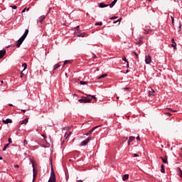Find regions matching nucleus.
Here are the masks:
<instances>
[{"instance_id": "obj_1", "label": "nucleus", "mask_w": 182, "mask_h": 182, "mask_svg": "<svg viewBox=\"0 0 182 182\" xmlns=\"http://www.w3.org/2000/svg\"><path fill=\"white\" fill-rule=\"evenodd\" d=\"M28 33H29V30L26 29L23 36L17 41L16 48H21V46L22 45V43H23V41H25V39H26V36H28Z\"/></svg>"}, {"instance_id": "obj_2", "label": "nucleus", "mask_w": 182, "mask_h": 182, "mask_svg": "<svg viewBox=\"0 0 182 182\" xmlns=\"http://www.w3.org/2000/svg\"><path fill=\"white\" fill-rule=\"evenodd\" d=\"M30 163H31L33 167V182H35L36 176H38V169L35 168V161L33 159H30Z\"/></svg>"}, {"instance_id": "obj_3", "label": "nucleus", "mask_w": 182, "mask_h": 182, "mask_svg": "<svg viewBox=\"0 0 182 182\" xmlns=\"http://www.w3.org/2000/svg\"><path fill=\"white\" fill-rule=\"evenodd\" d=\"M50 164H51V173L48 182H56V176H55L53 168H52V159H50Z\"/></svg>"}, {"instance_id": "obj_4", "label": "nucleus", "mask_w": 182, "mask_h": 182, "mask_svg": "<svg viewBox=\"0 0 182 182\" xmlns=\"http://www.w3.org/2000/svg\"><path fill=\"white\" fill-rule=\"evenodd\" d=\"M79 103H90L92 102V98L87 97H82L81 99L78 100Z\"/></svg>"}, {"instance_id": "obj_5", "label": "nucleus", "mask_w": 182, "mask_h": 182, "mask_svg": "<svg viewBox=\"0 0 182 182\" xmlns=\"http://www.w3.org/2000/svg\"><path fill=\"white\" fill-rule=\"evenodd\" d=\"M90 140H93V138L92 136H89L88 138L85 139L84 141H82L80 146V147H82V146H87V144H89V142L90 141Z\"/></svg>"}, {"instance_id": "obj_6", "label": "nucleus", "mask_w": 182, "mask_h": 182, "mask_svg": "<svg viewBox=\"0 0 182 182\" xmlns=\"http://www.w3.org/2000/svg\"><path fill=\"white\" fill-rule=\"evenodd\" d=\"M99 127H102V125H98L92 127L88 132L85 134V136H89L92 134V132H95V130H96V129H99Z\"/></svg>"}, {"instance_id": "obj_7", "label": "nucleus", "mask_w": 182, "mask_h": 182, "mask_svg": "<svg viewBox=\"0 0 182 182\" xmlns=\"http://www.w3.org/2000/svg\"><path fill=\"white\" fill-rule=\"evenodd\" d=\"M145 63H146V65H150V63H151V56L150 55L145 56Z\"/></svg>"}, {"instance_id": "obj_8", "label": "nucleus", "mask_w": 182, "mask_h": 182, "mask_svg": "<svg viewBox=\"0 0 182 182\" xmlns=\"http://www.w3.org/2000/svg\"><path fill=\"white\" fill-rule=\"evenodd\" d=\"M6 54V50L4 49L0 50V59H2V58H4V56H5Z\"/></svg>"}, {"instance_id": "obj_9", "label": "nucleus", "mask_w": 182, "mask_h": 182, "mask_svg": "<svg viewBox=\"0 0 182 182\" xmlns=\"http://www.w3.org/2000/svg\"><path fill=\"white\" fill-rule=\"evenodd\" d=\"M171 46L173 48V49H177V43H176V41H174V38H171Z\"/></svg>"}, {"instance_id": "obj_10", "label": "nucleus", "mask_w": 182, "mask_h": 182, "mask_svg": "<svg viewBox=\"0 0 182 182\" xmlns=\"http://www.w3.org/2000/svg\"><path fill=\"white\" fill-rule=\"evenodd\" d=\"M3 123H4V124H8L9 123H12V119L8 118L6 120L3 119Z\"/></svg>"}, {"instance_id": "obj_11", "label": "nucleus", "mask_w": 182, "mask_h": 182, "mask_svg": "<svg viewBox=\"0 0 182 182\" xmlns=\"http://www.w3.org/2000/svg\"><path fill=\"white\" fill-rule=\"evenodd\" d=\"M98 6L99 8H107V6H109V4H105V3H100Z\"/></svg>"}, {"instance_id": "obj_12", "label": "nucleus", "mask_w": 182, "mask_h": 182, "mask_svg": "<svg viewBox=\"0 0 182 182\" xmlns=\"http://www.w3.org/2000/svg\"><path fill=\"white\" fill-rule=\"evenodd\" d=\"M28 124V119H24L23 120L20 121L19 124Z\"/></svg>"}, {"instance_id": "obj_13", "label": "nucleus", "mask_w": 182, "mask_h": 182, "mask_svg": "<svg viewBox=\"0 0 182 182\" xmlns=\"http://www.w3.org/2000/svg\"><path fill=\"white\" fill-rule=\"evenodd\" d=\"M117 2V0H114L110 4H109V8H113L114 5H116Z\"/></svg>"}, {"instance_id": "obj_14", "label": "nucleus", "mask_w": 182, "mask_h": 182, "mask_svg": "<svg viewBox=\"0 0 182 182\" xmlns=\"http://www.w3.org/2000/svg\"><path fill=\"white\" fill-rule=\"evenodd\" d=\"M155 91L151 88V90H149V96H154Z\"/></svg>"}, {"instance_id": "obj_15", "label": "nucleus", "mask_w": 182, "mask_h": 182, "mask_svg": "<svg viewBox=\"0 0 182 182\" xmlns=\"http://www.w3.org/2000/svg\"><path fill=\"white\" fill-rule=\"evenodd\" d=\"M46 16H41L39 17L38 21L40 22V23H42L43 22V20L45 19Z\"/></svg>"}, {"instance_id": "obj_16", "label": "nucleus", "mask_w": 182, "mask_h": 182, "mask_svg": "<svg viewBox=\"0 0 182 182\" xmlns=\"http://www.w3.org/2000/svg\"><path fill=\"white\" fill-rule=\"evenodd\" d=\"M123 181H126V180H129V174H124L122 177Z\"/></svg>"}, {"instance_id": "obj_17", "label": "nucleus", "mask_w": 182, "mask_h": 182, "mask_svg": "<svg viewBox=\"0 0 182 182\" xmlns=\"http://www.w3.org/2000/svg\"><path fill=\"white\" fill-rule=\"evenodd\" d=\"M107 76V74H102L100 77H97L98 80H100V79H103V77H106Z\"/></svg>"}, {"instance_id": "obj_18", "label": "nucleus", "mask_w": 182, "mask_h": 182, "mask_svg": "<svg viewBox=\"0 0 182 182\" xmlns=\"http://www.w3.org/2000/svg\"><path fill=\"white\" fill-rule=\"evenodd\" d=\"M159 159H161L164 164H167V158H163L161 156Z\"/></svg>"}, {"instance_id": "obj_19", "label": "nucleus", "mask_w": 182, "mask_h": 182, "mask_svg": "<svg viewBox=\"0 0 182 182\" xmlns=\"http://www.w3.org/2000/svg\"><path fill=\"white\" fill-rule=\"evenodd\" d=\"M60 65H59V64H55L54 66H53V72H55V70H56V69H59V67H60Z\"/></svg>"}, {"instance_id": "obj_20", "label": "nucleus", "mask_w": 182, "mask_h": 182, "mask_svg": "<svg viewBox=\"0 0 182 182\" xmlns=\"http://www.w3.org/2000/svg\"><path fill=\"white\" fill-rule=\"evenodd\" d=\"M161 173H166V171L164 170V164H162L161 166Z\"/></svg>"}, {"instance_id": "obj_21", "label": "nucleus", "mask_w": 182, "mask_h": 182, "mask_svg": "<svg viewBox=\"0 0 182 182\" xmlns=\"http://www.w3.org/2000/svg\"><path fill=\"white\" fill-rule=\"evenodd\" d=\"M143 43V38L140 37L138 41V45H141Z\"/></svg>"}, {"instance_id": "obj_22", "label": "nucleus", "mask_w": 182, "mask_h": 182, "mask_svg": "<svg viewBox=\"0 0 182 182\" xmlns=\"http://www.w3.org/2000/svg\"><path fill=\"white\" fill-rule=\"evenodd\" d=\"M22 66L23 68V70H25L28 68V64H26V63H23Z\"/></svg>"}, {"instance_id": "obj_23", "label": "nucleus", "mask_w": 182, "mask_h": 182, "mask_svg": "<svg viewBox=\"0 0 182 182\" xmlns=\"http://www.w3.org/2000/svg\"><path fill=\"white\" fill-rule=\"evenodd\" d=\"M134 139H136L134 136H129V142L133 141V140H134Z\"/></svg>"}, {"instance_id": "obj_24", "label": "nucleus", "mask_w": 182, "mask_h": 182, "mask_svg": "<svg viewBox=\"0 0 182 182\" xmlns=\"http://www.w3.org/2000/svg\"><path fill=\"white\" fill-rule=\"evenodd\" d=\"M80 85H87V82H86V81H80Z\"/></svg>"}, {"instance_id": "obj_25", "label": "nucleus", "mask_w": 182, "mask_h": 182, "mask_svg": "<svg viewBox=\"0 0 182 182\" xmlns=\"http://www.w3.org/2000/svg\"><path fill=\"white\" fill-rule=\"evenodd\" d=\"M85 35H86V33H81L80 34L77 35L78 37H81V38H85Z\"/></svg>"}, {"instance_id": "obj_26", "label": "nucleus", "mask_w": 182, "mask_h": 182, "mask_svg": "<svg viewBox=\"0 0 182 182\" xmlns=\"http://www.w3.org/2000/svg\"><path fill=\"white\" fill-rule=\"evenodd\" d=\"M9 146V144H6L4 148H3V151H5V150H6V149Z\"/></svg>"}, {"instance_id": "obj_27", "label": "nucleus", "mask_w": 182, "mask_h": 182, "mask_svg": "<svg viewBox=\"0 0 182 182\" xmlns=\"http://www.w3.org/2000/svg\"><path fill=\"white\" fill-rule=\"evenodd\" d=\"M102 25H103L102 22H97L95 23V26H102Z\"/></svg>"}, {"instance_id": "obj_28", "label": "nucleus", "mask_w": 182, "mask_h": 182, "mask_svg": "<svg viewBox=\"0 0 182 182\" xmlns=\"http://www.w3.org/2000/svg\"><path fill=\"white\" fill-rule=\"evenodd\" d=\"M178 171H179V176L182 179V170H181V168H178Z\"/></svg>"}, {"instance_id": "obj_29", "label": "nucleus", "mask_w": 182, "mask_h": 182, "mask_svg": "<svg viewBox=\"0 0 182 182\" xmlns=\"http://www.w3.org/2000/svg\"><path fill=\"white\" fill-rule=\"evenodd\" d=\"M121 21H122V18H119L118 20L114 21L113 22V23H117L118 22H119V23H120Z\"/></svg>"}, {"instance_id": "obj_30", "label": "nucleus", "mask_w": 182, "mask_h": 182, "mask_svg": "<svg viewBox=\"0 0 182 182\" xmlns=\"http://www.w3.org/2000/svg\"><path fill=\"white\" fill-rule=\"evenodd\" d=\"M132 53H133L136 56V58H139V54H137V53H136V51H132Z\"/></svg>"}, {"instance_id": "obj_31", "label": "nucleus", "mask_w": 182, "mask_h": 182, "mask_svg": "<svg viewBox=\"0 0 182 182\" xmlns=\"http://www.w3.org/2000/svg\"><path fill=\"white\" fill-rule=\"evenodd\" d=\"M29 9H30V8H29V7H28V9L24 8V9L22 10L21 13H22V14H23V13H25V11H29Z\"/></svg>"}, {"instance_id": "obj_32", "label": "nucleus", "mask_w": 182, "mask_h": 182, "mask_svg": "<svg viewBox=\"0 0 182 182\" xmlns=\"http://www.w3.org/2000/svg\"><path fill=\"white\" fill-rule=\"evenodd\" d=\"M68 63H72V61L68 60L64 61V65H68Z\"/></svg>"}, {"instance_id": "obj_33", "label": "nucleus", "mask_w": 182, "mask_h": 182, "mask_svg": "<svg viewBox=\"0 0 182 182\" xmlns=\"http://www.w3.org/2000/svg\"><path fill=\"white\" fill-rule=\"evenodd\" d=\"M122 60H124V62H126V63H127V62H129V60H127L126 57H122Z\"/></svg>"}, {"instance_id": "obj_34", "label": "nucleus", "mask_w": 182, "mask_h": 182, "mask_svg": "<svg viewBox=\"0 0 182 182\" xmlns=\"http://www.w3.org/2000/svg\"><path fill=\"white\" fill-rule=\"evenodd\" d=\"M166 109H167V110H170V112H173V113H176V112H177L176 110H173V109H171V108H166Z\"/></svg>"}, {"instance_id": "obj_35", "label": "nucleus", "mask_w": 182, "mask_h": 182, "mask_svg": "<svg viewBox=\"0 0 182 182\" xmlns=\"http://www.w3.org/2000/svg\"><path fill=\"white\" fill-rule=\"evenodd\" d=\"M171 18L172 25L173 26H174V17L171 16Z\"/></svg>"}, {"instance_id": "obj_36", "label": "nucleus", "mask_w": 182, "mask_h": 182, "mask_svg": "<svg viewBox=\"0 0 182 182\" xmlns=\"http://www.w3.org/2000/svg\"><path fill=\"white\" fill-rule=\"evenodd\" d=\"M178 32H180L181 31V23H179V26L178 28Z\"/></svg>"}, {"instance_id": "obj_37", "label": "nucleus", "mask_w": 182, "mask_h": 182, "mask_svg": "<svg viewBox=\"0 0 182 182\" xmlns=\"http://www.w3.org/2000/svg\"><path fill=\"white\" fill-rule=\"evenodd\" d=\"M66 134H68V136H70V134H72V132H70V131H67V132H66Z\"/></svg>"}, {"instance_id": "obj_38", "label": "nucleus", "mask_w": 182, "mask_h": 182, "mask_svg": "<svg viewBox=\"0 0 182 182\" xmlns=\"http://www.w3.org/2000/svg\"><path fill=\"white\" fill-rule=\"evenodd\" d=\"M165 115H166V116H168V117H170V116H171V113H170V112H166V113H165Z\"/></svg>"}, {"instance_id": "obj_39", "label": "nucleus", "mask_w": 182, "mask_h": 182, "mask_svg": "<svg viewBox=\"0 0 182 182\" xmlns=\"http://www.w3.org/2000/svg\"><path fill=\"white\" fill-rule=\"evenodd\" d=\"M11 8H12V9H18V6H10Z\"/></svg>"}, {"instance_id": "obj_40", "label": "nucleus", "mask_w": 182, "mask_h": 182, "mask_svg": "<svg viewBox=\"0 0 182 182\" xmlns=\"http://www.w3.org/2000/svg\"><path fill=\"white\" fill-rule=\"evenodd\" d=\"M117 18H118L117 16H114L111 17L109 19H111V20L117 19Z\"/></svg>"}, {"instance_id": "obj_41", "label": "nucleus", "mask_w": 182, "mask_h": 182, "mask_svg": "<svg viewBox=\"0 0 182 182\" xmlns=\"http://www.w3.org/2000/svg\"><path fill=\"white\" fill-rule=\"evenodd\" d=\"M88 96H90V97H91L92 99H95V100H96V97L95 95H92V96L88 95Z\"/></svg>"}, {"instance_id": "obj_42", "label": "nucleus", "mask_w": 182, "mask_h": 182, "mask_svg": "<svg viewBox=\"0 0 182 182\" xmlns=\"http://www.w3.org/2000/svg\"><path fill=\"white\" fill-rule=\"evenodd\" d=\"M68 137H69V136H68V134H66V132L64 135V139L66 140V139H68Z\"/></svg>"}, {"instance_id": "obj_43", "label": "nucleus", "mask_w": 182, "mask_h": 182, "mask_svg": "<svg viewBox=\"0 0 182 182\" xmlns=\"http://www.w3.org/2000/svg\"><path fill=\"white\" fill-rule=\"evenodd\" d=\"M150 32H151V31H145V33L146 35H149L150 33Z\"/></svg>"}, {"instance_id": "obj_44", "label": "nucleus", "mask_w": 182, "mask_h": 182, "mask_svg": "<svg viewBox=\"0 0 182 182\" xmlns=\"http://www.w3.org/2000/svg\"><path fill=\"white\" fill-rule=\"evenodd\" d=\"M133 157H139V154H132Z\"/></svg>"}, {"instance_id": "obj_45", "label": "nucleus", "mask_w": 182, "mask_h": 182, "mask_svg": "<svg viewBox=\"0 0 182 182\" xmlns=\"http://www.w3.org/2000/svg\"><path fill=\"white\" fill-rule=\"evenodd\" d=\"M9 144H11V143H12V139L11 138L9 139Z\"/></svg>"}, {"instance_id": "obj_46", "label": "nucleus", "mask_w": 182, "mask_h": 182, "mask_svg": "<svg viewBox=\"0 0 182 182\" xmlns=\"http://www.w3.org/2000/svg\"><path fill=\"white\" fill-rule=\"evenodd\" d=\"M23 71H21V77H23Z\"/></svg>"}, {"instance_id": "obj_47", "label": "nucleus", "mask_w": 182, "mask_h": 182, "mask_svg": "<svg viewBox=\"0 0 182 182\" xmlns=\"http://www.w3.org/2000/svg\"><path fill=\"white\" fill-rule=\"evenodd\" d=\"M136 140H137L138 141H140V136H136Z\"/></svg>"}, {"instance_id": "obj_48", "label": "nucleus", "mask_w": 182, "mask_h": 182, "mask_svg": "<svg viewBox=\"0 0 182 182\" xmlns=\"http://www.w3.org/2000/svg\"><path fill=\"white\" fill-rule=\"evenodd\" d=\"M23 143L24 144H28V141H26V139H24Z\"/></svg>"}, {"instance_id": "obj_49", "label": "nucleus", "mask_w": 182, "mask_h": 182, "mask_svg": "<svg viewBox=\"0 0 182 182\" xmlns=\"http://www.w3.org/2000/svg\"><path fill=\"white\" fill-rule=\"evenodd\" d=\"M96 58H97V56H96V55H93L92 59H96Z\"/></svg>"}, {"instance_id": "obj_50", "label": "nucleus", "mask_w": 182, "mask_h": 182, "mask_svg": "<svg viewBox=\"0 0 182 182\" xmlns=\"http://www.w3.org/2000/svg\"><path fill=\"white\" fill-rule=\"evenodd\" d=\"M21 112H22L23 113H26V109H21Z\"/></svg>"}, {"instance_id": "obj_51", "label": "nucleus", "mask_w": 182, "mask_h": 182, "mask_svg": "<svg viewBox=\"0 0 182 182\" xmlns=\"http://www.w3.org/2000/svg\"><path fill=\"white\" fill-rule=\"evenodd\" d=\"M14 167H15L16 168H18L19 165H15Z\"/></svg>"}, {"instance_id": "obj_52", "label": "nucleus", "mask_w": 182, "mask_h": 182, "mask_svg": "<svg viewBox=\"0 0 182 182\" xmlns=\"http://www.w3.org/2000/svg\"><path fill=\"white\" fill-rule=\"evenodd\" d=\"M127 68L129 69V62L127 63Z\"/></svg>"}, {"instance_id": "obj_53", "label": "nucleus", "mask_w": 182, "mask_h": 182, "mask_svg": "<svg viewBox=\"0 0 182 182\" xmlns=\"http://www.w3.org/2000/svg\"><path fill=\"white\" fill-rule=\"evenodd\" d=\"M124 90H129V87L124 88Z\"/></svg>"}, {"instance_id": "obj_54", "label": "nucleus", "mask_w": 182, "mask_h": 182, "mask_svg": "<svg viewBox=\"0 0 182 182\" xmlns=\"http://www.w3.org/2000/svg\"><path fill=\"white\" fill-rule=\"evenodd\" d=\"M9 106H14V105H12V104H9Z\"/></svg>"}, {"instance_id": "obj_55", "label": "nucleus", "mask_w": 182, "mask_h": 182, "mask_svg": "<svg viewBox=\"0 0 182 182\" xmlns=\"http://www.w3.org/2000/svg\"><path fill=\"white\" fill-rule=\"evenodd\" d=\"M79 28H80V26H77L76 27V29H79Z\"/></svg>"}, {"instance_id": "obj_56", "label": "nucleus", "mask_w": 182, "mask_h": 182, "mask_svg": "<svg viewBox=\"0 0 182 182\" xmlns=\"http://www.w3.org/2000/svg\"><path fill=\"white\" fill-rule=\"evenodd\" d=\"M77 182H82V180H78Z\"/></svg>"}, {"instance_id": "obj_57", "label": "nucleus", "mask_w": 182, "mask_h": 182, "mask_svg": "<svg viewBox=\"0 0 182 182\" xmlns=\"http://www.w3.org/2000/svg\"><path fill=\"white\" fill-rule=\"evenodd\" d=\"M42 137H43V138L45 139V135H44V134H43V135H42Z\"/></svg>"}, {"instance_id": "obj_58", "label": "nucleus", "mask_w": 182, "mask_h": 182, "mask_svg": "<svg viewBox=\"0 0 182 182\" xmlns=\"http://www.w3.org/2000/svg\"><path fill=\"white\" fill-rule=\"evenodd\" d=\"M65 76L68 77V73H65Z\"/></svg>"}, {"instance_id": "obj_59", "label": "nucleus", "mask_w": 182, "mask_h": 182, "mask_svg": "<svg viewBox=\"0 0 182 182\" xmlns=\"http://www.w3.org/2000/svg\"><path fill=\"white\" fill-rule=\"evenodd\" d=\"M0 160H3V159H2V157H1V156H0Z\"/></svg>"}, {"instance_id": "obj_60", "label": "nucleus", "mask_w": 182, "mask_h": 182, "mask_svg": "<svg viewBox=\"0 0 182 182\" xmlns=\"http://www.w3.org/2000/svg\"><path fill=\"white\" fill-rule=\"evenodd\" d=\"M131 142H129V139H128V145L130 144Z\"/></svg>"}, {"instance_id": "obj_61", "label": "nucleus", "mask_w": 182, "mask_h": 182, "mask_svg": "<svg viewBox=\"0 0 182 182\" xmlns=\"http://www.w3.org/2000/svg\"><path fill=\"white\" fill-rule=\"evenodd\" d=\"M127 73H129V70H127Z\"/></svg>"}, {"instance_id": "obj_62", "label": "nucleus", "mask_w": 182, "mask_h": 182, "mask_svg": "<svg viewBox=\"0 0 182 182\" xmlns=\"http://www.w3.org/2000/svg\"><path fill=\"white\" fill-rule=\"evenodd\" d=\"M97 70H99V68H97Z\"/></svg>"}, {"instance_id": "obj_63", "label": "nucleus", "mask_w": 182, "mask_h": 182, "mask_svg": "<svg viewBox=\"0 0 182 182\" xmlns=\"http://www.w3.org/2000/svg\"><path fill=\"white\" fill-rule=\"evenodd\" d=\"M87 15H89V13H87Z\"/></svg>"}, {"instance_id": "obj_64", "label": "nucleus", "mask_w": 182, "mask_h": 182, "mask_svg": "<svg viewBox=\"0 0 182 182\" xmlns=\"http://www.w3.org/2000/svg\"><path fill=\"white\" fill-rule=\"evenodd\" d=\"M1 83H4V81H1Z\"/></svg>"}]
</instances>
